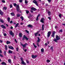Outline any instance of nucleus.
<instances>
[{
  "label": "nucleus",
  "instance_id": "nucleus-26",
  "mask_svg": "<svg viewBox=\"0 0 65 65\" xmlns=\"http://www.w3.org/2000/svg\"><path fill=\"white\" fill-rule=\"evenodd\" d=\"M0 14H1V15H2L3 14V12L1 10H0Z\"/></svg>",
  "mask_w": 65,
  "mask_h": 65
},
{
  "label": "nucleus",
  "instance_id": "nucleus-47",
  "mask_svg": "<svg viewBox=\"0 0 65 65\" xmlns=\"http://www.w3.org/2000/svg\"><path fill=\"white\" fill-rule=\"evenodd\" d=\"M19 2L21 3L23 2V1L22 0H19Z\"/></svg>",
  "mask_w": 65,
  "mask_h": 65
},
{
  "label": "nucleus",
  "instance_id": "nucleus-3",
  "mask_svg": "<svg viewBox=\"0 0 65 65\" xmlns=\"http://www.w3.org/2000/svg\"><path fill=\"white\" fill-rule=\"evenodd\" d=\"M25 38L26 39V40H28V39H29L27 38V37L25 35H24L23 36L22 39L23 40H25Z\"/></svg>",
  "mask_w": 65,
  "mask_h": 65
},
{
  "label": "nucleus",
  "instance_id": "nucleus-9",
  "mask_svg": "<svg viewBox=\"0 0 65 65\" xmlns=\"http://www.w3.org/2000/svg\"><path fill=\"white\" fill-rule=\"evenodd\" d=\"M33 2L36 5H37V6H38V3H37V2L36 1V0H34L33 1Z\"/></svg>",
  "mask_w": 65,
  "mask_h": 65
},
{
  "label": "nucleus",
  "instance_id": "nucleus-33",
  "mask_svg": "<svg viewBox=\"0 0 65 65\" xmlns=\"http://www.w3.org/2000/svg\"><path fill=\"white\" fill-rule=\"evenodd\" d=\"M48 15H50L51 14V12H50V11H48Z\"/></svg>",
  "mask_w": 65,
  "mask_h": 65
},
{
  "label": "nucleus",
  "instance_id": "nucleus-52",
  "mask_svg": "<svg viewBox=\"0 0 65 65\" xmlns=\"http://www.w3.org/2000/svg\"><path fill=\"white\" fill-rule=\"evenodd\" d=\"M0 42L1 43L3 42V41L1 40H0Z\"/></svg>",
  "mask_w": 65,
  "mask_h": 65
},
{
  "label": "nucleus",
  "instance_id": "nucleus-59",
  "mask_svg": "<svg viewBox=\"0 0 65 65\" xmlns=\"http://www.w3.org/2000/svg\"><path fill=\"white\" fill-rule=\"evenodd\" d=\"M27 49H25L24 50V51L25 52H27Z\"/></svg>",
  "mask_w": 65,
  "mask_h": 65
},
{
  "label": "nucleus",
  "instance_id": "nucleus-35",
  "mask_svg": "<svg viewBox=\"0 0 65 65\" xmlns=\"http://www.w3.org/2000/svg\"><path fill=\"white\" fill-rule=\"evenodd\" d=\"M7 9V8L5 7H4L3 8V9L4 10H6Z\"/></svg>",
  "mask_w": 65,
  "mask_h": 65
},
{
  "label": "nucleus",
  "instance_id": "nucleus-28",
  "mask_svg": "<svg viewBox=\"0 0 65 65\" xmlns=\"http://www.w3.org/2000/svg\"><path fill=\"white\" fill-rule=\"evenodd\" d=\"M10 18L8 17V22H10Z\"/></svg>",
  "mask_w": 65,
  "mask_h": 65
},
{
  "label": "nucleus",
  "instance_id": "nucleus-36",
  "mask_svg": "<svg viewBox=\"0 0 65 65\" xmlns=\"http://www.w3.org/2000/svg\"><path fill=\"white\" fill-rule=\"evenodd\" d=\"M21 19H22V21H23L24 20V17H21Z\"/></svg>",
  "mask_w": 65,
  "mask_h": 65
},
{
  "label": "nucleus",
  "instance_id": "nucleus-24",
  "mask_svg": "<svg viewBox=\"0 0 65 65\" xmlns=\"http://www.w3.org/2000/svg\"><path fill=\"white\" fill-rule=\"evenodd\" d=\"M10 14L11 15H13V16H14L15 15V14H14V13L13 12L11 13Z\"/></svg>",
  "mask_w": 65,
  "mask_h": 65
},
{
  "label": "nucleus",
  "instance_id": "nucleus-60",
  "mask_svg": "<svg viewBox=\"0 0 65 65\" xmlns=\"http://www.w3.org/2000/svg\"><path fill=\"white\" fill-rule=\"evenodd\" d=\"M30 12L32 13H33V11L32 10H30Z\"/></svg>",
  "mask_w": 65,
  "mask_h": 65
},
{
  "label": "nucleus",
  "instance_id": "nucleus-10",
  "mask_svg": "<svg viewBox=\"0 0 65 65\" xmlns=\"http://www.w3.org/2000/svg\"><path fill=\"white\" fill-rule=\"evenodd\" d=\"M55 31H53L52 33V34L51 36L54 38V36H55Z\"/></svg>",
  "mask_w": 65,
  "mask_h": 65
},
{
  "label": "nucleus",
  "instance_id": "nucleus-45",
  "mask_svg": "<svg viewBox=\"0 0 65 65\" xmlns=\"http://www.w3.org/2000/svg\"><path fill=\"white\" fill-rule=\"evenodd\" d=\"M13 5L14 6H17V4L16 3H14Z\"/></svg>",
  "mask_w": 65,
  "mask_h": 65
},
{
  "label": "nucleus",
  "instance_id": "nucleus-50",
  "mask_svg": "<svg viewBox=\"0 0 65 65\" xmlns=\"http://www.w3.org/2000/svg\"><path fill=\"white\" fill-rule=\"evenodd\" d=\"M4 35L5 36H6L7 35V34H6V33H5L4 34Z\"/></svg>",
  "mask_w": 65,
  "mask_h": 65
},
{
  "label": "nucleus",
  "instance_id": "nucleus-23",
  "mask_svg": "<svg viewBox=\"0 0 65 65\" xmlns=\"http://www.w3.org/2000/svg\"><path fill=\"white\" fill-rule=\"evenodd\" d=\"M11 59H8V62L9 63H11Z\"/></svg>",
  "mask_w": 65,
  "mask_h": 65
},
{
  "label": "nucleus",
  "instance_id": "nucleus-62",
  "mask_svg": "<svg viewBox=\"0 0 65 65\" xmlns=\"http://www.w3.org/2000/svg\"><path fill=\"white\" fill-rule=\"evenodd\" d=\"M15 41L16 42V43H17V40H16V39H15Z\"/></svg>",
  "mask_w": 65,
  "mask_h": 65
},
{
  "label": "nucleus",
  "instance_id": "nucleus-21",
  "mask_svg": "<svg viewBox=\"0 0 65 65\" xmlns=\"http://www.w3.org/2000/svg\"><path fill=\"white\" fill-rule=\"evenodd\" d=\"M6 43L7 44H10L11 42H9L8 41L6 42Z\"/></svg>",
  "mask_w": 65,
  "mask_h": 65
},
{
  "label": "nucleus",
  "instance_id": "nucleus-55",
  "mask_svg": "<svg viewBox=\"0 0 65 65\" xmlns=\"http://www.w3.org/2000/svg\"><path fill=\"white\" fill-rule=\"evenodd\" d=\"M0 54H2V51L1 49H0Z\"/></svg>",
  "mask_w": 65,
  "mask_h": 65
},
{
  "label": "nucleus",
  "instance_id": "nucleus-2",
  "mask_svg": "<svg viewBox=\"0 0 65 65\" xmlns=\"http://www.w3.org/2000/svg\"><path fill=\"white\" fill-rule=\"evenodd\" d=\"M21 60L22 61L21 64L24 65H26V63L24 62V61H23V58H21Z\"/></svg>",
  "mask_w": 65,
  "mask_h": 65
},
{
  "label": "nucleus",
  "instance_id": "nucleus-53",
  "mask_svg": "<svg viewBox=\"0 0 65 65\" xmlns=\"http://www.w3.org/2000/svg\"><path fill=\"white\" fill-rule=\"evenodd\" d=\"M10 24H12V21H11L10 22Z\"/></svg>",
  "mask_w": 65,
  "mask_h": 65
},
{
  "label": "nucleus",
  "instance_id": "nucleus-19",
  "mask_svg": "<svg viewBox=\"0 0 65 65\" xmlns=\"http://www.w3.org/2000/svg\"><path fill=\"white\" fill-rule=\"evenodd\" d=\"M39 32V31L38 32H37L35 34V36H37V34H38Z\"/></svg>",
  "mask_w": 65,
  "mask_h": 65
},
{
  "label": "nucleus",
  "instance_id": "nucleus-17",
  "mask_svg": "<svg viewBox=\"0 0 65 65\" xmlns=\"http://www.w3.org/2000/svg\"><path fill=\"white\" fill-rule=\"evenodd\" d=\"M1 64L2 65H7L6 63L5 62H2Z\"/></svg>",
  "mask_w": 65,
  "mask_h": 65
},
{
  "label": "nucleus",
  "instance_id": "nucleus-56",
  "mask_svg": "<svg viewBox=\"0 0 65 65\" xmlns=\"http://www.w3.org/2000/svg\"><path fill=\"white\" fill-rule=\"evenodd\" d=\"M37 45L38 46H39V43H37Z\"/></svg>",
  "mask_w": 65,
  "mask_h": 65
},
{
  "label": "nucleus",
  "instance_id": "nucleus-22",
  "mask_svg": "<svg viewBox=\"0 0 65 65\" xmlns=\"http://www.w3.org/2000/svg\"><path fill=\"white\" fill-rule=\"evenodd\" d=\"M37 38L38 39V40L37 41V42L38 43V42H39L40 41V39L39 38V37H37Z\"/></svg>",
  "mask_w": 65,
  "mask_h": 65
},
{
  "label": "nucleus",
  "instance_id": "nucleus-13",
  "mask_svg": "<svg viewBox=\"0 0 65 65\" xmlns=\"http://www.w3.org/2000/svg\"><path fill=\"white\" fill-rule=\"evenodd\" d=\"M8 48L10 49H13L14 48L13 47L11 46H9L8 47Z\"/></svg>",
  "mask_w": 65,
  "mask_h": 65
},
{
  "label": "nucleus",
  "instance_id": "nucleus-14",
  "mask_svg": "<svg viewBox=\"0 0 65 65\" xmlns=\"http://www.w3.org/2000/svg\"><path fill=\"white\" fill-rule=\"evenodd\" d=\"M44 18H42L41 19V20L40 22H41L42 23H44Z\"/></svg>",
  "mask_w": 65,
  "mask_h": 65
},
{
  "label": "nucleus",
  "instance_id": "nucleus-11",
  "mask_svg": "<svg viewBox=\"0 0 65 65\" xmlns=\"http://www.w3.org/2000/svg\"><path fill=\"white\" fill-rule=\"evenodd\" d=\"M27 27L29 28H32L33 27V25L31 24H29L27 25Z\"/></svg>",
  "mask_w": 65,
  "mask_h": 65
},
{
  "label": "nucleus",
  "instance_id": "nucleus-8",
  "mask_svg": "<svg viewBox=\"0 0 65 65\" xmlns=\"http://www.w3.org/2000/svg\"><path fill=\"white\" fill-rule=\"evenodd\" d=\"M37 57V56L36 55L34 56V55H31V57L32 59H35Z\"/></svg>",
  "mask_w": 65,
  "mask_h": 65
},
{
  "label": "nucleus",
  "instance_id": "nucleus-7",
  "mask_svg": "<svg viewBox=\"0 0 65 65\" xmlns=\"http://www.w3.org/2000/svg\"><path fill=\"white\" fill-rule=\"evenodd\" d=\"M51 33H52V32L51 31H49L48 32L47 34V37H49L50 36V35L51 34Z\"/></svg>",
  "mask_w": 65,
  "mask_h": 65
},
{
  "label": "nucleus",
  "instance_id": "nucleus-42",
  "mask_svg": "<svg viewBox=\"0 0 65 65\" xmlns=\"http://www.w3.org/2000/svg\"><path fill=\"white\" fill-rule=\"evenodd\" d=\"M50 60H46V62H50Z\"/></svg>",
  "mask_w": 65,
  "mask_h": 65
},
{
  "label": "nucleus",
  "instance_id": "nucleus-43",
  "mask_svg": "<svg viewBox=\"0 0 65 65\" xmlns=\"http://www.w3.org/2000/svg\"><path fill=\"white\" fill-rule=\"evenodd\" d=\"M17 16L18 17H19L20 16V14H17Z\"/></svg>",
  "mask_w": 65,
  "mask_h": 65
},
{
  "label": "nucleus",
  "instance_id": "nucleus-18",
  "mask_svg": "<svg viewBox=\"0 0 65 65\" xmlns=\"http://www.w3.org/2000/svg\"><path fill=\"white\" fill-rule=\"evenodd\" d=\"M8 53L9 54H12V51L10 50L8 51Z\"/></svg>",
  "mask_w": 65,
  "mask_h": 65
},
{
  "label": "nucleus",
  "instance_id": "nucleus-15",
  "mask_svg": "<svg viewBox=\"0 0 65 65\" xmlns=\"http://www.w3.org/2000/svg\"><path fill=\"white\" fill-rule=\"evenodd\" d=\"M31 9L34 11L36 10V9L34 7H32V8H31Z\"/></svg>",
  "mask_w": 65,
  "mask_h": 65
},
{
  "label": "nucleus",
  "instance_id": "nucleus-63",
  "mask_svg": "<svg viewBox=\"0 0 65 65\" xmlns=\"http://www.w3.org/2000/svg\"><path fill=\"white\" fill-rule=\"evenodd\" d=\"M51 49H53V46H51Z\"/></svg>",
  "mask_w": 65,
  "mask_h": 65
},
{
  "label": "nucleus",
  "instance_id": "nucleus-44",
  "mask_svg": "<svg viewBox=\"0 0 65 65\" xmlns=\"http://www.w3.org/2000/svg\"><path fill=\"white\" fill-rule=\"evenodd\" d=\"M5 49H7V45H5Z\"/></svg>",
  "mask_w": 65,
  "mask_h": 65
},
{
  "label": "nucleus",
  "instance_id": "nucleus-29",
  "mask_svg": "<svg viewBox=\"0 0 65 65\" xmlns=\"http://www.w3.org/2000/svg\"><path fill=\"white\" fill-rule=\"evenodd\" d=\"M0 22H1V23H4V21H3V20L1 19H0Z\"/></svg>",
  "mask_w": 65,
  "mask_h": 65
},
{
  "label": "nucleus",
  "instance_id": "nucleus-48",
  "mask_svg": "<svg viewBox=\"0 0 65 65\" xmlns=\"http://www.w3.org/2000/svg\"><path fill=\"white\" fill-rule=\"evenodd\" d=\"M60 32H63V31H62V29H61L59 30Z\"/></svg>",
  "mask_w": 65,
  "mask_h": 65
},
{
  "label": "nucleus",
  "instance_id": "nucleus-54",
  "mask_svg": "<svg viewBox=\"0 0 65 65\" xmlns=\"http://www.w3.org/2000/svg\"><path fill=\"white\" fill-rule=\"evenodd\" d=\"M48 19H49L50 20H51V18L50 17H48Z\"/></svg>",
  "mask_w": 65,
  "mask_h": 65
},
{
  "label": "nucleus",
  "instance_id": "nucleus-41",
  "mask_svg": "<svg viewBox=\"0 0 65 65\" xmlns=\"http://www.w3.org/2000/svg\"><path fill=\"white\" fill-rule=\"evenodd\" d=\"M26 62L28 64H29V61L28 60H26Z\"/></svg>",
  "mask_w": 65,
  "mask_h": 65
},
{
  "label": "nucleus",
  "instance_id": "nucleus-6",
  "mask_svg": "<svg viewBox=\"0 0 65 65\" xmlns=\"http://www.w3.org/2000/svg\"><path fill=\"white\" fill-rule=\"evenodd\" d=\"M23 47L25 48V47H26V46L27 45V43H26L24 45L23 44H22V43H21L20 44Z\"/></svg>",
  "mask_w": 65,
  "mask_h": 65
},
{
  "label": "nucleus",
  "instance_id": "nucleus-61",
  "mask_svg": "<svg viewBox=\"0 0 65 65\" xmlns=\"http://www.w3.org/2000/svg\"><path fill=\"white\" fill-rule=\"evenodd\" d=\"M45 6H48V5L47 4H46L45 5Z\"/></svg>",
  "mask_w": 65,
  "mask_h": 65
},
{
  "label": "nucleus",
  "instance_id": "nucleus-20",
  "mask_svg": "<svg viewBox=\"0 0 65 65\" xmlns=\"http://www.w3.org/2000/svg\"><path fill=\"white\" fill-rule=\"evenodd\" d=\"M44 24H43L42 26V31L44 30Z\"/></svg>",
  "mask_w": 65,
  "mask_h": 65
},
{
  "label": "nucleus",
  "instance_id": "nucleus-64",
  "mask_svg": "<svg viewBox=\"0 0 65 65\" xmlns=\"http://www.w3.org/2000/svg\"><path fill=\"white\" fill-rule=\"evenodd\" d=\"M28 18L29 19H30V16H28Z\"/></svg>",
  "mask_w": 65,
  "mask_h": 65
},
{
  "label": "nucleus",
  "instance_id": "nucleus-4",
  "mask_svg": "<svg viewBox=\"0 0 65 65\" xmlns=\"http://www.w3.org/2000/svg\"><path fill=\"white\" fill-rule=\"evenodd\" d=\"M16 9L17 10V11H18V12H19V11H20V9L19 8V5H17Z\"/></svg>",
  "mask_w": 65,
  "mask_h": 65
},
{
  "label": "nucleus",
  "instance_id": "nucleus-37",
  "mask_svg": "<svg viewBox=\"0 0 65 65\" xmlns=\"http://www.w3.org/2000/svg\"><path fill=\"white\" fill-rule=\"evenodd\" d=\"M2 2L3 3H5V1L4 0H2Z\"/></svg>",
  "mask_w": 65,
  "mask_h": 65
},
{
  "label": "nucleus",
  "instance_id": "nucleus-12",
  "mask_svg": "<svg viewBox=\"0 0 65 65\" xmlns=\"http://www.w3.org/2000/svg\"><path fill=\"white\" fill-rule=\"evenodd\" d=\"M1 28H2L3 29H6V27H5V26L4 25H1Z\"/></svg>",
  "mask_w": 65,
  "mask_h": 65
},
{
  "label": "nucleus",
  "instance_id": "nucleus-49",
  "mask_svg": "<svg viewBox=\"0 0 65 65\" xmlns=\"http://www.w3.org/2000/svg\"><path fill=\"white\" fill-rule=\"evenodd\" d=\"M10 8H12V4H10Z\"/></svg>",
  "mask_w": 65,
  "mask_h": 65
},
{
  "label": "nucleus",
  "instance_id": "nucleus-1",
  "mask_svg": "<svg viewBox=\"0 0 65 65\" xmlns=\"http://www.w3.org/2000/svg\"><path fill=\"white\" fill-rule=\"evenodd\" d=\"M56 39H54V40H53V41H55L56 42H57V40H59V39H60V37H58V35H56Z\"/></svg>",
  "mask_w": 65,
  "mask_h": 65
},
{
  "label": "nucleus",
  "instance_id": "nucleus-51",
  "mask_svg": "<svg viewBox=\"0 0 65 65\" xmlns=\"http://www.w3.org/2000/svg\"><path fill=\"white\" fill-rule=\"evenodd\" d=\"M45 45V46H47V43H45V44H44Z\"/></svg>",
  "mask_w": 65,
  "mask_h": 65
},
{
  "label": "nucleus",
  "instance_id": "nucleus-30",
  "mask_svg": "<svg viewBox=\"0 0 65 65\" xmlns=\"http://www.w3.org/2000/svg\"><path fill=\"white\" fill-rule=\"evenodd\" d=\"M19 25V23H17L16 24L15 26V28H17V27Z\"/></svg>",
  "mask_w": 65,
  "mask_h": 65
},
{
  "label": "nucleus",
  "instance_id": "nucleus-57",
  "mask_svg": "<svg viewBox=\"0 0 65 65\" xmlns=\"http://www.w3.org/2000/svg\"><path fill=\"white\" fill-rule=\"evenodd\" d=\"M12 53L13 54H16V53H15L14 52H12Z\"/></svg>",
  "mask_w": 65,
  "mask_h": 65
},
{
  "label": "nucleus",
  "instance_id": "nucleus-31",
  "mask_svg": "<svg viewBox=\"0 0 65 65\" xmlns=\"http://www.w3.org/2000/svg\"><path fill=\"white\" fill-rule=\"evenodd\" d=\"M41 51L42 53H43L44 52V49H41Z\"/></svg>",
  "mask_w": 65,
  "mask_h": 65
},
{
  "label": "nucleus",
  "instance_id": "nucleus-34",
  "mask_svg": "<svg viewBox=\"0 0 65 65\" xmlns=\"http://www.w3.org/2000/svg\"><path fill=\"white\" fill-rule=\"evenodd\" d=\"M62 15L61 14H60L58 16L59 17V18H61V16H62Z\"/></svg>",
  "mask_w": 65,
  "mask_h": 65
},
{
  "label": "nucleus",
  "instance_id": "nucleus-25",
  "mask_svg": "<svg viewBox=\"0 0 65 65\" xmlns=\"http://www.w3.org/2000/svg\"><path fill=\"white\" fill-rule=\"evenodd\" d=\"M19 36V37H22V34L21 33H20Z\"/></svg>",
  "mask_w": 65,
  "mask_h": 65
},
{
  "label": "nucleus",
  "instance_id": "nucleus-5",
  "mask_svg": "<svg viewBox=\"0 0 65 65\" xmlns=\"http://www.w3.org/2000/svg\"><path fill=\"white\" fill-rule=\"evenodd\" d=\"M9 33L10 35H12V37H13L14 36V33L12 32V31L11 30H10L9 31Z\"/></svg>",
  "mask_w": 65,
  "mask_h": 65
},
{
  "label": "nucleus",
  "instance_id": "nucleus-27",
  "mask_svg": "<svg viewBox=\"0 0 65 65\" xmlns=\"http://www.w3.org/2000/svg\"><path fill=\"white\" fill-rule=\"evenodd\" d=\"M4 54L5 55V56H6V51H5L4 52Z\"/></svg>",
  "mask_w": 65,
  "mask_h": 65
},
{
  "label": "nucleus",
  "instance_id": "nucleus-39",
  "mask_svg": "<svg viewBox=\"0 0 65 65\" xmlns=\"http://www.w3.org/2000/svg\"><path fill=\"white\" fill-rule=\"evenodd\" d=\"M25 32H26V33H29V31H27V30H25Z\"/></svg>",
  "mask_w": 65,
  "mask_h": 65
},
{
  "label": "nucleus",
  "instance_id": "nucleus-40",
  "mask_svg": "<svg viewBox=\"0 0 65 65\" xmlns=\"http://www.w3.org/2000/svg\"><path fill=\"white\" fill-rule=\"evenodd\" d=\"M48 1L49 3H50L51 1H52V0H47Z\"/></svg>",
  "mask_w": 65,
  "mask_h": 65
},
{
  "label": "nucleus",
  "instance_id": "nucleus-38",
  "mask_svg": "<svg viewBox=\"0 0 65 65\" xmlns=\"http://www.w3.org/2000/svg\"><path fill=\"white\" fill-rule=\"evenodd\" d=\"M33 45H34V47H35L36 48L37 47V46H36L34 44V43H33Z\"/></svg>",
  "mask_w": 65,
  "mask_h": 65
},
{
  "label": "nucleus",
  "instance_id": "nucleus-58",
  "mask_svg": "<svg viewBox=\"0 0 65 65\" xmlns=\"http://www.w3.org/2000/svg\"><path fill=\"white\" fill-rule=\"evenodd\" d=\"M10 29H13V27H12V26H11L10 27Z\"/></svg>",
  "mask_w": 65,
  "mask_h": 65
},
{
  "label": "nucleus",
  "instance_id": "nucleus-46",
  "mask_svg": "<svg viewBox=\"0 0 65 65\" xmlns=\"http://www.w3.org/2000/svg\"><path fill=\"white\" fill-rule=\"evenodd\" d=\"M25 3L26 4L28 3V2H27V1L25 0Z\"/></svg>",
  "mask_w": 65,
  "mask_h": 65
},
{
  "label": "nucleus",
  "instance_id": "nucleus-16",
  "mask_svg": "<svg viewBox=\"0 0 65 65\" xmlns=\"http://www.w3.org/2000/svg\"><path fill=\"white\" fill-rule=\"evenodd\" d=\"M40 16V14H39L37 16L36 18V21H37L38 20V17Z\"/></svg>",
  "mask_w": 65,
  "mask_h": 65
},
{
  "label": "nucleus",
  "instance_id": "nucleus-32",
  "mask_svg": "<svg viewBox=\"0 0 65 65\" xmlns=\"http://www.w3.org/2000/svg\"><path fill=\"white\" fill-rule=\"evenodd\" d=\"M26 13L27 14H28V13L29 12V11L27 10H26Z\"/></svg>",
  "mask_w": 65,
  "mask_h": 65
}]
</instances>
